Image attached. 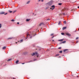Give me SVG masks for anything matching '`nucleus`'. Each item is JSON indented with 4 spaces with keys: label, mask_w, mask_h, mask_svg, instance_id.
<instances>
[{
    "label": "nucleus",
    "mask_w": 79,
    "mask_h": 79,
    "mask_svg": "<svg viewBox=\"0 0 79 79\" xmlns=\"http://www.w3.org/2000/svg\"><path fill=\"white\" fill-rule=\"evenodd\" d=\"M78 39V38L77 37V38H76V40H77V39Z\"/></svg>",
    "instance_id": "obj_33"
},
{
    "label": "nucleus",
    "mask_w": 79,
    "mask_h": 79,
    "mask_svg": "<svg viewBox=\"0 0 79 79\" xmlns=\"http://www.w3.org/2000/svg\"><path fill=\"white\" fill-rule=\"evenodd\" d=\"M59 5H62V3H59L58 4Z\"/></svg>",
    "instance_id": "obj_19"
},
{
    "label": "nucleus",
    "mask_w": 79,
    "mask_h": 79,
    "mask_svg": "<svg viewBox=\"0 0 79 79\" xmlns=\"http://www.w3.org/2000/svg\"><path fill=\"white\" fill-rule=\"evenodd\" d=\"M50 9H52V8H50Z\"/></svg>",
    "instance_id": "obj_47"
},
{
    "label": "nucleus",
    "mask_w": 79,
    "mask_h": 79,
    "mask_svg": "<svg viewBox=\"0 0 79 79\" xmlns=\"http://www.w3.org/2000/svg\"><path fill=\"white\" fill-rule=\"evenodd\" d=\"M65 42H66V41H64L62 42V43L63 44H64V43H65Z\"/></svg>",
    "instance_id": "obj_22"
},
{
    "label": "nucleus",
    "mask_w": 79,
    "mask_h": 79,
    "mask_svg": "<svg viewBox=\"0 0 79 79\" xmlns=\"http://www.w3.org/2000/svg\"><path fill=\"white\" fill-rule=\"evenodd\" d=\"M61 34L62 35H64V33H61Z\"/></svg>",
    "instance_id": "obj_23"
},
{
    "label": "nucleus",
    "mask_w": 79,
    "mask_h": 79,
    "mask_svg": "<svg viewBox=\"0 0 79 79\" xmlns=\"http://www.w3.org/2000/svg\"><path fill=\"white\" fill-rule=\"evenodd\" d=\"M4 13H5V12H0V15H3V14H4Z\"/></svg>",
    "instance_id": "obj_5"
},
{
    "label": "nucleus",
    "mask_w": 79,
    "mask_h": 79,
    "mask_svg": "<svg viewBox=\"0 0 79 79\" xmlns=\"http://www.w3.org/2000/svg\"><path fill=\"white\" fill-rule=\"evenodd\" d=\"M52 41H53V42H54V40H52Z\"/></svg>",
    "instance_id": "obj_38"
},
{
    "label": "nucleus",
    "mask_w": 79,
    "mask_h": 79,
    "mask_svg": "<svg viewBox=\"0 0 79 79\" xmlns=\"http://www.w3.org/2000/svg\"><path fill=\"white\" fill-rule=\"evenodd\" d=\"M17 24H19V22H18L17 23Z\"/></svg>",
    "instance_id": "obj_32"
},
{
    "label": "nucleus",
    "mask_w": 79,
    "mask_h": 79,
    "mask_svg": "<svg viewBox=\"0 0 79 79\" xmlns=\"http://www.w3.org/2000/svg\"><path fill=\"white\" fill-rule=\"evenodd\" d=\"M63 39H62V40H59V41H63Z\"/></svg>",
    "instance_id": "obj_25"
},
{
    "label": "nucleus",
    "mask_w": 79,
    "mask_h": 79,
    "mask_svg": "<svg viewBox=\"0 0 79 79\" xmlns=\"http://www.w3.org/2000/svg\"><path fill=\"white\" fill-rule=\"evenodd\" d=\"M13 79H15V78H13Z\"/></svg>",
    "instance_id": "obj_44"
},
{
    "label": "nucleus",
    "mask_w": 79,
    "mask_h": 79,
    "mask_svg": "<svg viewBox=\"0 0 79 79\" xmlns=\"http://www.w3.org/2000/svg\"><path fill=\"white\" fill-rule=\"evenodd\" d=\"M44 2V0H39L38 1V2Z\"/></svg>",
    "instance_id": "obj_12"
},
{
    "label": "nucleus",
    "mask_w": 79,
    "mask_h": 79,
    "mask_svg": "<svg viewBox=\"0 0 79 79\" xmlns=\"http://www.w3.org/2000/svg\"><path fill=\"white\" fill-rule=\"evenodd\" d=\"M68 50V49H64V52H65L66 51H67V50Z\"/></svg>",
    "instance_id": "obj_10"
},
{
    "label": "nucleus",
    "mask_w": 79,
    "mask_h": 79,
    "mask_svg": "<svg viewBox=\"0 0 79 79\" xmlns=\"http://www.w3.org/2000/svg\"><path fill=\"white\" fill-rule=\"evenodd\" d=\"M16 64H18V63H19V60H18L17 61H16Z\"/></svg>",
    "instance_id": "obj_11"
},
{
    "label": "nucleus",
    "mask_w": 79,
    "mask_h": 79,
    "mask_svg": "<svg viewBox=\"0 0 79 79\" xmlns=\"http://www.w3.org/2000/svg\"><path fill=\"white\" fill-rule=\"evenodd\" d=\"M8 14V13H6V14H4V15H7Z\"/></svg>",
    "instance_id": "obj_30"
},
{
    "label": "nucleus",
    "mask_w": 79,
    "mask_h": 79,
    "mask_svg": "<svg viewBox=\"0 0 79 79\" xmlns=\"http://www.w3.org/2000/svg\"><path fill=\"white\" fill-rule=\"evenodd\" d=\"M53 3V1H51L47 4V5H49V6H51Z\"/></svg>",
    "instance_id": "obj_2"
},
{
    "label": "nucleus",
    "mask_w": 79,
    "mask_h": 79,
    "mask_svg": "<svg viewBox=\"0 0 79 79\" xmlns=\"http://www.w3.org/2000/svg\"><path fill=\"white\" fill-rule=\"evenodd\" d=\"M59 55H60L59 54H57L56 55V56H59Z\"/></svg>",
    "instance_id": "obj_27"
},
{
    "label": "nucleus",
    "mask_w": 79,
    "mask_h": 79,
    "mask_svg": "<svg viewBox=\"0 0 79 79\" xmlns=\"http://www.w3.org/2000/svg\"><path fill=\"white\" fill-rule=\"evenodd\" d=\"M18 42H20V43H21V42H23V40H20V41H18Z\"/></svg>",
    "instance_id": "obj_7"
},
{
    "label": "nucleus",
    "mask_w": 79,
    "mask_h": 79,
    "mask_svg": "<svg viewBox=\"0 0 79 79\" xmlns=\"http://www.w3.org/2000/svg\"><path fill=\"white\" fill-rule=\"evenodd\" d=\"M66 29V27H63V28L62 29H63V30H64V29Z\"/></svg>",
    "instance_id": "obj_9"
},
{
    "label": "nucleus",
    "mask_w": 79,
    "mask_h": 79,
    "mask_svg": "<svg viewBox=\"0 0 79 79\" xmlns=\"http://www.w3.org/2000/svg\"><path fill=\"white\" fill-rule=\"evenodd\" d=\"M11 59H9V60H7V61H11Z\"/></svg>",
    "instance_id": "obj_18"
},
{
    "label": "nucleus",
    "mask_w": 79,
    "mask_h": 79,
    "mask_svg": "<svg viewBox=\"0 0 79 79\" xmlns=\"http://www.w3.org/2000/svg\"><path fill=\"white\" fill-rule=\"evenodd\" d=\"M47 20H50V19H47Z\"/></svg>",
    "instance_id": "obj_35"
},
{
    "label": "nucleus",
    "mask_w": 79,
    "mask_h": 79,
    "mask_svg": "<svg viewBox=\"0 0 79 79\" xmlns=\"http://www.w3.org/2000/svg\"><path fill=\"white\" fill-rule=\"evenodd\" d=\"M61 23V21H59V23H58V25H60Z\"/></svg>",
    "instance_id": "obj_16"
},
{
    "label": "nucleus",
    "mask_w": 79,
    "mask_h": 79,
    "mask_svg": "<svg viewBox=\"0 0 79 79\" xmlns=\"http://www.w3.org/2000/svg\"><path fill=\"white\" fill-rule=\"evenodd\" d=\"M51 7H52V8H53L52 9V10H54V9H55V6L54 5H53Z\"/></svg>",
    "instance_id": "obj_4"
},
{
    "label": "nucleus",
    "mask_w": 79,
    "mask_h": 79,
    "mask_svg": "<svg viewBox=\"0 0 79 79\" xmlns=\"http://www.w3.org/2000/svg\"><path fill=\"white\" fill-rule=\"evenodd\" d=\"M54 37V36H52V39H53V38Z\"/></svg>",
    "instance_id": "obj_36"
},
{
    "label": "nucleus",
    "mask_w": 79,
    "mask_h": 79,
    "mask_svg": "<svg viewBox=\"0 0 79 79\" xmlns=\"http://www.w3.org/2000/svg\"><path fill=\"white\" fill-rule=\"evenodd\" d=\"M29 3H30V1H28L27 3V4H29Z\"/></svg>",
    "instance_id": "obj_14"
},
{
    "label": "nucleus",
    "mask_w": 79,
    "mask_h": 79,
    "mask_svg": "<svg viewBox=\"0 0 79 79\" xmlns=\"http://www.w3.org/2000/svg\"><path fill=\"white\" fill-rule=\"evenodd\" d=\"M36 59H35L34 60V61H35V60H36Z\"/></svg>",
    "instance_id": "obj_39"
},
{
    "label": "nucleus",
    "mask_w": 79,
    "mask_h": 79,
    "mask_svg": "<svg viewBox=\"0 0 79 79\" xmlns=\"http://www.w3.org/2000/svg\"><path fill=\"white\" fill-rule=\"evenodd\" d=\"M25 63H22V64H24Z\"/></svg>",
    "instance_id": "obj_34"
},
{
    "label": "nucleus",
    "mask_w": 79,
    "mask_h": 79,
    "mask_svg": "<svg viewBox=\"0 0 79 79\" xmlns=\"http://www.w3.org/2000/svg\"><path fill=\"white\" fill-rule=\"evenodd\" d=\"M34 55H36L37 56H39V55L38 54H37V52L33 53L32 54V56H34Z\"/></svg>",
    "instance_id": "obj_3"
},
{
    "label": "nucleus",
    "mask_w": 79,
    "mask_h": 79,
    "mask_svg": "<svg viewBox=\"0 0 79 79\" xmlns=\"http://www.w3.org/2000/svg\"><path fill=\"white\" fill-rule=\"evenodd\" d=\"M78 8H79V6H78Z\"/></svg>",
    "instance_id": "obj_40"
},
{
    "label": "nucleus",
    "mask_w": 79,
    "mask_h": 79,
    "mask_svg": "<svg viewBox=\"0 0 79 79\" xmlns=\"http://www.w3.org/2000/svg\"><path fill=\"white\" fill-rule=\"evenodd\" d=\"M32 38V36H31V35L29 34V33H27V36L26 37V39H27V38Z\"/></svg>",
    "instance_id": "obj_1"
},
{
    "label": "nucleus",
    "mask_w": 79,
    "mask_h": 79,
    "mask_svg": "<svg viewBox=\"0 0 79 79\" xmlns=\"http://www.w3.org/2000/svg\"><path fill=\"white\" fill-rule=\"evenodd\" d=\"M78 31H79V28H78Z\"/></svg>",
    "instance_id": "obj_46"
},
{
    "label": "nucleus",
    "mask_w": 79,
    "mask_h": 79,
    "mask_svg": "<svg viewBox=\"0 0 79 79\" xmlns=\"http://www.w3.org/2000/svg\"><path fill=\"white\" fill-rule=\"evenodd\" d=\"M61 47H59L58 48L59 49H61Z\"/></svg>",
    "instance_id": "obj_31"
},
{
    "label": "nucleus",
    "mask_w": 79,
    "mask_h": 79,
    "mask_svg": "<svg viewBox=\"0 0 79 79\" xmlns=\"http://www.w3.org/2000/svg\"><path fill=\"white\" fill-rule=\"evenodd\" d=\"M2 27V24H0V28H1Z\"/></svg>",
    "instance_id": "obj_26"
},
{
    "label": "nucleus",
    "mask_w": 79,
    "mask_h": 79,
    "mask_svg": "<svg viewBox=\"0 0 79 79\" xmlns=\"http://www.w3.org/2000/svg\"><path fill=\"white\" fill-rule=\"evenodd\" d=\"M9 12H10V13H12V11H10V10H9Z\"/></svg>",
    "instance_id": "obj_28"
},
{
    "label": "nucleus",
    "mask_w": 79,
    "mask_h": 79,
    "mask_svg": "<svg viewBox=\"0 0 79 79\" xmlns=\"http://www.w3.org/2000/svg\"><path fill=\"white\" fill-rule=\"evenodd\" d=\"M62 51H61L59 52V53H62Z\"/></svg>",
    "instance_id": "obj_21"
},
{
    "label": "nucleus",
    "mask_w": 79,
    "mask_h": 79,
    "mask_svg": "<svg viewBox=\"0 0 79 79\" xmlns=\"http://www.w3.org/2000/svg\"><path fill=\"white\" fill-rule=\"evenodd\" d=\"M77 77H78V76H77Z\"/></svg>",
    "instance_id": "obj_45"
},
{
    "label": "nucleus",
    "mask_w": 79,
    "mask_h": 79,
    "mask_svg": "<svg viewBox=\"0 0 79 79\" xmlns=\"http://www.w3.org/2000/svg\"><path fill=\"white\" fill-rule=\"evenodd\" d=\"M53 33H52V34L51 35V36H52V35H53Z\"/></svg>",
    "instance_id": "obj_29"
},
{
    "label": "nucleus",
    "mask_w": 79,
    "mask_h": 79,
    "mask_svg": "<svg viewBox=\"0 0 79 79\" xmlns=\"http://www.w3.org/2000/svg\"><path fill=\"white\" fill-rule=\"evenodd\" d=\"M64 15V13H63Z\"/></svg>",
    "instance_id": "obj_43"
},
{
    "label": "nucleus",
    "mask_w": 79,
    "mask_h": 79,
    "mask_svg": "<svg viewBox=\"0 0 79 79\" xmlns=\"http://www.w3.org/2000/svg\"><path fill=\"white\" fill-rule=\"evenodd\" d=\"M44 25V23H41L39 25V26H43Z\"/></svg>",
    "instance_id": "obj_6"
},
{
    "label": "nucleus",
    "mask_w": 79,
    "mask_h": 79,
    "mask_svg": "<svg viewBox=\"0 0 79 79\" xmlns=\"http://www.w3.org/2000/svg\"><path fill=\"white\" fill-rule=\"evenodd\" d=\"M13 39V38H9L7 39V40H9L10 39Z\"/></svg>",
    "instance_id": "obj_15"
},
{
    "label": "nucleus",
    "mask_w": 79,
    "mask_h": 79,
    "mask_svg": "<svg viewBox=\"0 0 79 79\" xmlns=\"http://www.w3.org/2000/svg\"><path fill=\"white\" fill-rule=\"evenodd\" d=\"M48 7L46 9H48Z\"/></svg>",
    "instance_id": "obj_42"
},
{
    "label": "nucleus",
    "mask_w": 79,
    "mask_h": 79,
    "mask_svg": "<svg viewBox=\"0 0 79 79\" xmlns=\"http://www.w3.org/2000/svg\"><path fill=\"white\" fill-rule=\"evenodd\" d=\"M77 42H78V41H77L76 42V43H77Z\"/></svg>",
    "instance_id": "obj_37"
},
{
    "label": "nucleus",
    "mask_w": 79,
    "mask_h": 79,
    "mask_svg": "<svg viewBox=\"0 0 79 79\" xmlns=\"http://www.w3.org/2000/svg\"><path fill=\"white\" fill-rule=\"evenodd\" d=\"M66 35H69V36H70V35L69 34V33H66Z\"/></svg>",
    "instance_id": "obj_8"
},
{
    "label": "nucleus",
    "mask_w": 79,
    "mask_h": 79,
    "mask_svg": "<svg viewBox=\"0 0 79 79\" xmlns=\"http://www.w3.org/2000/svg\"><path fill=\"white\" fill-rule=\"evenodd\" d=\"M6 48V47L5 46L3 47L2 48V49H5Z\"/></svg>",
    "instance_id": "obj_17"
},
{
    "label": "nucleus",
    "mask_w": 79,
    "mask_h": 79,
    "mask_svg": "<svg viewBox=\"0 0 79 79\" xmlns=\"http://www.w3.org/2000/svg\"><path fill=\"white\" fill-rule=\"evenodd\" d=\"M17 43H18L17 42H16V44H17Z\"/></svg>",
    "instance_id": "obj_41"
},
{
    "label": "nucleus",
    "mask_w": 79,
    "mask_h": 79,
    "mask_svg": "<svg viewBox=\"0 0 79 79\" xmlns=\"http://www.w3.org/2000/svg\"><path fill=\"white\" fill-rule=\"evenodd\" d=\"M59 57H60V56H59Z\"/></svg>",
    "instance_id": "obj_48"
},
{
    "label": "nucleus",
    "mask_w": 79,
    "mask_h": 79,
    "mask_svg": "<svg viewBox=\"0 0 79 79\" xmlns=\"http://www.w3.org/2000/svg\"><path fill=\"white\" fill-rule=\"evenodd\" d=\"M64 24H66V21H64Z\"/></svg>",
    "instance_id": "obj_20"
},
{
    "label": "nucleus",
    "mask_w": 79,
    "mask_h": 79,
    "mask_svg": "<svg viewBox=\"0 0 79 79\" xmlns=\"http://www.w3.org/2000/svg\"><path fill=\"white\" fill-rule=\"evenodd\" d=\"M30 21V19H27L26 21L27 22L28 21Z\"/></svg>",
    "instance_id": "obj_13"
},
{
    "label": "nucleus",
    "mask_w": 79,
    "mask_h": 79,
    "mask_svg": "<svg viewBox=\"0 0 79 79\" xmlns=\"http://www.w3.org/2000/svg\"><path fill=\"white\" fill-rule=\"evenodd\" d=\"M11 21H12L13 22L15 21V20L14 19H12L11 20Z\"/></svg>",
    "instance_id": "obj_24"
}]
</instances>
